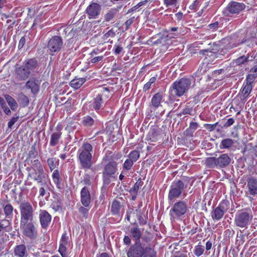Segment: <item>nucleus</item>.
<instances>
[{
  "label": "nucleus",
  "instance_id": "nucleus-1",
  "mask_svg": "<svg viewBox=\"0 0 257 257\" xmlns=\"http://www.w3.org/2000/svg\"><path fill=\"white\" fill-rule=\"evenodd\" d=\"M189 181V178L184 177L172 182L168 195V200L170 204L174 202L175 199L179 198L182 194L186 196L185 192L188 187Z\"/></svg>",
  "mask_w": 257,
  "mask_h": 257
},
{
  "label": "nucleus",
  "instance_id": "nucleus-2",
  "mask_svg": "<svg viewBox=\"0 0 257 257\" xmlns=\"http://www.w3.org/2000/svg\"><path fill=\"white\" fill-rule=\"evenodd\" d=\"M93 147L88 143L83 144L78 150L77 155L81 168L84 169H91L92 166Z\"/></svg>",
  "mask_w": 257,
  "mask_h": 257
},
{
  "label": "nucleus",
  "instance_id": "nucleus-3",
  "mask_svg": "<svg viewBox=\"0 0 257 257\" xmlns=\"http://www.w3.org/2000/svg\"><path fill=\"white\" fill-rule=\"evenodd\" d=\"M190 208L188 199L177 200L169 211L170 219L173 221L181 219L189 212Z\"/></svg>",
  "mask_w": 257,
  "mask_h": 257
},
{
  "label": "nucleus",
  "instance_id": "nucleus-4",
  "mask_svg": "<svg viewBox=\"0 0 257 257\" xmlns=\"http://www.w3.org/2000/svg\"><path fill=\"white\" fill-rule=\"evenodd\" d=\"M191 84V82L189 79L183 78L173 82L170 88V91L172 95L181 97L188 91Z\"/></svg>",
  "mask_w": 257,
  "mask_h": 257
},
{
  "label": "nucleus",
  "instance_id": "nucleus-5",
  "mask_svg": "<svg viewBox=\"0 0 257 257\" xmlns=\"http://www.w3.org/2000/svg\"><path fill=\"white\" fill-rule=\"evenodd\" d=\"M117 171V163L116 162L110 161L105 165L102 172V181L104 186H108L112 180L116 179Z\"/></svg>",
  "mask_w": 257,
  "mask_h": 257
},
{
  "label": "nucleus",
  "instance_id": "nucleus-6",
  "mask_svg": "<svg viewBox=\"0 0 257 257\" xmlns=\"http://www.w3.org/2000/svg\"><path fill=\"white\" fill-rule=\"evenodd\" d=\"M21 219L20 224L33 222L34 215V209L31 203L24 201L19 204Z\"/></svg>",
  "mask_w": 257,
  "mask_h": 257
},
{
  "label": "nucleus",
  "instance_id": "nucleus-7",
  "mask_svg": "<svg viewBox=\"0 0 257 257\" xmlns=\"http://www.w3.org/2000/svg\"><path fill=\"white\" fill-rule=\"evenodd\" d=\"M252 218V215L250 210H239L235 215L234 224L237 227L247 228Z\"/></svg>",
  "mask_w": 257,
  "mask_h": 257
},
{
  "label": "nucleus",
  "instance_id": "nucleus-8",
  "mask_svg": "<svg viewBox=\"0 0 257 257\" xmlns=\"http://www.w3.org/2000/svg\"><path fill=\"white\" fill-rule=\"evenodd\" d=\"M20 228L23 234L30 239H35L37 237V230L33 221L20 224Z\"/></svg>",
  "mask_w": 257,
  "mask_h": 257
},
{
  "label": "nucleus",
  "instance_id": "nucleus-9",
  "mask_svg": "<svg viewBox=\"0 0 257 257\" xmlns=\"http://www.w3.org/2000/svg\"><path fill=\"white\" fill-rule=\"evenodd\" d=\"M63 44L62 38L58 36H55L48 41L47 47L51 52H57L60 51Z\"/></svg>",
  "mask_w": 257,
  "mask_h": 257
},
{
  "label": "nucleus",
  "instance_id": "nucleus-10",
  "mask_svg": "<svg viewBox=\"0 0 257 257\" xmlns=\"http://www.w3.org/2000/svg\"><path fill=\"white\" fill-rule=\"evenodd\" d=\"M28 177L36 181L38 184L42 186L46 185V180L47 175L44 172V170H34V172L29 174Z\"/></svg>",
  "mask_w": 257,
  "mask_h": 257
},
{
  "label": "nucleus",
  "instance_id": "nucleus-11",
  "mask_svg": "<svg viewBox=\"0 0 257 257\" xmlns=\"http://www.w3.org/2000/svg\"><path fill=\"white\" fill-rule=\"evenodd\" d=\"M144 246L140 241L135 242L130 247L127 252V257H142Z\"/></svg>",
  "mask_w": 257,
  "mask_h": 257
},
{
  "label": "nucleus",
  "instance_id": "nucleus-12",
  "mask_svg": "<svg viewBox=\"0 0 257 257\" xmlns=\"http://www.w3.org/2000/svg\"><path fill=\"white\" fill-rule=\"evenodd\" d=\"M101 6L97 3L89 5L85 10V13L89 19H96L101 12Z\"/></svg>",
  "mask_w": 257,
  "mask_h": 257
},
{
  "label": "nucleus",
  "instance_id": "nucleus-13",
  "mask_svg": "<svg viewBox=\"0 0 257 257\" xmlns=\"http://www.w3.org/2000/svg\"><path fill=\"white\" fill-rule=\"evenodd\" d=\"M159 36V38L157 40L153 41L154 39H153L152 41L154 45H160L161 50L165 51L171 44L170 38L166 33L160 34Z\"/></svg>",
  "mask_w": 257,
  "mask_h": 257
},
{
  "label": "nucleus",
  "instance_id": "nucleus-14",
  "mask_svg": "<svg viewBox=\"0 0 257 257\" xmlns=\"http://www.w3.org/2000/svg\"><path fill=\"white\" fill-rule=\"evenodd\" d=\"M39 220L42 228L47 229L50 225L52 216L45 210H40L39 214Z\"/></svg>",
  "mask_w": 257,
  "mask_h": 257
},
{
  "label": "nucleus",
  "instance_id": "nucleus-15",
  "mask_svg": "<svg viewBox=\"0 0 257 257\" xmlns=\"http://www.w3.org/2000/svg\"><path fill=\"white\" fill-rule=\"evenodd\" d=\"M15 73L19 80H26L30 74V68L28 65H20L15 69Z\"/></svg>",
  "mask_w": 257,
  "mask_h": 257
},
{
  "label": "nucleus",
  "instance_id": "nucleus-16",
  "mask_svg": "<svg viewBox=\"0 0 257 257\" xmlns=\"http://www.w3.org/2000/svg\"><path fill=\"white\" fill-rule=\"evenodd\" d=\"M245 8V5L243 3H239L236 2L230 3L226 7L225 13L229 14H238Z\"/></svg>",
  "mask_w": 257,
  "mask_h": 257
},
{
  "label": "nucleus",
  "instance_id": "nucleus-17",
  "mask_svg": "<svg viewBox=\"0 0 257 257\" xmlns=\"http://www.w3.org/2000/svg\"><path fill=\"white\" fill-rule=\"evenodd\" d=\"M246 188L247 193L252 196L257 195V177L251 176L247 178Z\"/></svg>",
  "mask_w": 257,
  "mask_h": 257
},
{
  "label": "nucleus",
  "instance_id": "nucleus-18",
  "mask_svg": "<svg viewBox=\"0 0 257 257\" xmlns=\"http://www.w3.org/2000/svg\"><path fill=\"white\" fill-rule=\"evenodd\" d=\"M81 202L86 207H89L91 203L90 194L88 189L84 187L80 191Z\"/></svg>",
  "mask_w": 257,
  "mask_h": 257
},
{
  "label": "nucleus",
  "instance_id": "nucleus-19",
  "mask_svg": "<svg viewBox=\"0 0 257 257\" xmlns=\"http://www.w3.org/2000/svg\"><path fill=\"white\" fill-rule=\"evenodd\" d=\"M217 158V167L225 168L229 165L231 161V158L227 154H222Z\"/></svg>",
  "mask_w": 257,
  "mask_h": 257
},
{
  "label": "nucleus",
  "instance_id": "nucleus-20",
  "mask_svg": "<svg viewBox=\"0 0 257 257\" xmlns=\"http://www.w3.org/2000/svg\"><path fill=\"white\" fill-rule=\"evenodd\" d=\"M62 134L61 130L52 132L50 136V146L54 147L59 144L61 140Z\"/></svg>",
  "mask_w": 257,
  "mask_h": 257
},
{
  "label": "nucleus",
  "instance_id": "nucleus-21",
  "mask_svg": "<svg viewBox=\"0 0 257 257\" xmlns=\"http://www.w3.org/2000/svg\"><path fill=\"white\" fill-rule=\"evenodd\" d=\"M142 257H157V252L155 249V245L150 244L144 246Z\"/></svg>",
  "mask_w": 257,
  "mask_h": 257
},
{
  "label": "nucleus",
  "instance_id": "nucleus-22",
  "mask_svg": "<svg viewBox=\"0 0 257 257\" xmlns=\"http://www.w3.org/2000/svg\"><path fill=\"white\" fill-rule=\"evenodd\" d=\"M105 101L102 98V94H98L93 99L92 106L94 110L98 111L102 107Z\"/></svg>",
  "mask_w": 257,
  "mask_h": 257
},
{
  "label": "nucleus",
  "instance_id": "nucleus-23",
  "mask_svg": "<svg viewBox=\"0 0 257 257\" xmlns=\"http://www.w3.org/2000/svg\"><path fill=\"white\" fill-rule=\"evenodd\" d=\"M164 96L163 92H158L155 94L151 99V106L155 108H158L161 106V103Z\"/></svg>",
  "mask_w": 257,
  "mask_h": 257
},
{
  "label": "nucleus",
  "instance_id": "nucleus-24",
  "mask_svg": "<svg viewBox=\"0 0 257 257\" xmlns=\"http://www.w3.org/2000/svg\"><path fill=\"white\" fill-rule=\"evenodd\" d=\"M252 89V85L243 83V85L241 89L240 94V98L241 100L246 99V98L250 94Z\"/></svg>",
  "mask_w": 257,
  "mask_h": 257
},
{
  "label": "nucleus",
  "instance_id": "nucleus-25",
  "mask_svg": "<svg viewBox=\"0 0 257 257\" xmlns=\"http://www.w3.org/2000/svg\"><path fill=\"white\" fill-rule=\"evenodd\" d=\"M131 236L135 240V242L140 241V238L142 237V233L141 229L138 225L135 227H132L130 229Z\"/></svg>",
  "mask_w": 257,
  "mask_h": 257
},
{
  "label": "nucleus",
  "instance_id": "nucleus-26",
  "mask_svg": "<svg viewBox=\"0 0 257 257\" xmlns=\"http://www.w3.org/2000/svg\"><path fill=\"white\" fill-rule=\"evenodd\" d=\"M3 209L5 215L6 219H12L13 217V212L14 208L11 203L3 204Z\"/></svg>",
  "mask_w": 257,
  "mask_h": 257
},
{
  "label": "nucleus",
  "instance_id": "nucleus-27",
  "mask_svg": "<svg viewBox=\"0 0 257 257\" xmlns=\"http://www.w3.org/2000/svg\"><path fill=\"white\" fill-rule=\"evenodd\" d=\"M4 97L7 101L9 106L10 107L11 109L14 111H16L18 107V104L16 100L12 96L9 94H5Z\"/></svg>",
  "mask_w": 257,
  "mask_h": 257
},
{
  "label": "nucleus",
  "instance_id": "nucleus-28",
  "mask_svg": "<svg viewBox=\"0 0 257 257\" xmlns=\"http://www.w3.org/2000/svg\"><path fill=\"white\" fill-rule=\"evenodd\" d=\"M86 78H75L72 80L69 85L75 89L79 88L86 81Z\"/></svg>",
  "mask_w": 257,
  "mask_h": 257
},
{
  "label": "nucleus",
  "instance_id": "nucleus-29",
  "mask_svg": "<svg viewBox=\"0 0 257 257\" xmlns=\"http://www.w3.org/2000/svg\"><path fill=\"white\" fill-rule=\"evenodd\" d=\"M15 253L16 255L19 257H26L28 255L26 248L24 244H20L17 246L15 248Z\"/></svg>",
  "mask_w": 257,
  "mask_h": 257
},
{
  "label": "nucleus",
  "instance_id": "nucleus-30",
  "mask_svg": "<svg viewBox=\"0 0 257 257\" xmlns=\"http://www.w3.org/2000/svg\"><path fill=\"white\" fill-rule=\"evenodd\" d=\"M53 182L56 185L57 188L60 189L62 188L61 179L60 176V173L58 170H55L52 175Z\"/></svg>",
  "mask_w": 257,
  "mask_h": 257
},
{
  "label": "nucleus",
  "instance_id": "nucleus-31",
  "mask_svg": "<svg viewBox=\"0 0 257 257\" xmlns=\"http://www.w3.org/2000/svg\"><path fill=\"white\" fill-rule=\"evenodd\" d=\"M225 212L217 207L211 212V217L213 220H220L223 216Z\"/></svg>",
  "mask_w": 257,
  "mask_h": 257
},
{
  "label": "nucleus",
  "instance_id": "nucleus-32",
  "mask_svg": "<svg viewBox=\"0 0 257 257\" xmlns=\"http://www.w3.org/2000/svg\"><path fill=\"white\" fill-rule=\"evenodd\" d=\"M234 143V142L232 139H225L220 142L219 147L221 149H229L233 146Z\"/></svg>",
  "mask_w": 257,
  "mask_h": 257
},
{
  "label": "nucleus",
  "instance_id": "nucleus-33",
  "mask_svg": "<svg viewBox=\"0 0 257 257\" xmlns=\"http://www.w3.org/2000/svg\"><path fill=\"white\" fill-rule=\"evenodd\" d=\"M82 123L84 126L89 127L95 124L96 121L91 116L86 115L83 117Z\"/></svg>",
  "mask_w": 257,
  "mask_h": 257
},
{
  "label": "nucleus",
  "instance_id": "nucleus-34",
  "mask_svg": "<svg viewBox=\"0 0 257 257\" xmlns=\"http://www.w3.org/2000/svg\"><path fill=\"white\" fill-rule=\"evenodd\" d=\"M18 101L22 107H25L29 104V98L23 93H21L19 94Z\"/></svg>",
  "mask_w": 257,
  "mask_h": 257
},
{
  "label": "nucleus",
  "instance_id": "nucleus-35",
  "mask_svg": "<svg viewBox=\"0 0 257 257\" xmlns=\"http://www.w3.org/2000/svg\"><path fill=\"white\" fill-rule=\"evenodd\" d=\"M120 207L121 205L120 202L116 200H113L111 207V212L112 214L113 215H118Z\"/></svg>",
  "mask_w": 257,
  "mask_h": 257
},
{
  "label": "nucleus",
  "instance_id": "nucleus-36",
  "mask_svg": "<svg viewBox=\"0 0 257 257\" xmlns=\"http://www.w3.org/2000/svg\"><path fill=\"white\" fill-rule=\"evenodd\" d=\"M26 86L27 88L31 89L33 94L37 93L39 91V86L34 81H28L26 84Z\"/></svg>",
  "mask_w": 257,
  "mask_h": 257
},
{
  "label": "nucleus",
  "instance_id": "nucleus-37",
  "mask_svg": "<svg viewBox=\"0 0 257 257\" xmlns=\"http://www.w3.org/2000/svg\"><path fill=\"white\" fill-rule=\"evenodd\" d=\"M62 200L61 198L57 196L56 200L53 201L50 207L55 211H57L61 209L62 207Z\"/></svg>",
  "mask_w": 257,
  "mask_h": 257
},
{
  "label": "nucleus",
  "instance_id": "nucleus-38",
  "mask_svg": "<svg viewBox=\"0 0 257 257\" xmlns=\"http://www.w3.org/2000/svg\"><path fill=\"white\" fill-rule=\"evenodd\" d=\"M205 164L210 168H214L217 167V158L214 157L207 158L206 159Z\"/></svg>",
  "mask_w": 257,
  "mask_h": 257
},
{
  "label": "nucleus",
  "instance_id": "nucleus-39",
  "mask_svg": "<svg viewBox=\"0 0 257 257\" xmlns=\"http://www.w3.org/2000/svg\"><path fill=\"white\" fill-rule=\"evenodd\" d=\"M204 249L203 246L201 244V242H199L198 245H196L194 250V254L199 257L203 254Z\"/></svg>",
  "mask_w": 257,
  "mask_h": 257
},
{
  "label": "nucleus",
  "instance_id": "nucleus-40",
  "mask_svg": "<svg viewBox=\"0 0 257 257\" xmlns=\"http://www.w3.org/2000/svg\"><path fill=\"white\" fill-rule=\"evenodd\" d=\"M117 12V10L116 9H111L105 15V20L106 21H110L114 18Z\"/></svg>",
  "mask_w": 257,
  "mask_h": 257
},
{
  "label": "nucleus",
  "instance_id": "nucleus-41",
  "mask_svg": "<svg viewBox=\"0 0 257 257\" xmlns=\"http://www.w3.org/2000/svg\"><path fill=\"white\" fill-rule=\"evenodd\" d=\"M140 156V152L134 150L130 153L128 155V159L132 160V161L135 163L139 159Z\"/></svg>",
  "mask_w": 257,
  "mask_h": 257
},
{
  "label": "nucleus",
  "instance_id": "nucleus-42",
  "mask_svg": "<svg viewBox=\"0 0 257 257\" xmlns=\"http://www.w3.org/2000/svg\"><path fill=\"white\" fill-rule=\"evenodd\" d=\"M90 207L91 206L89 205V207H86L83 206L79 208L78 211L82 215V217L85 218V219L88 218V212Z\"/></svg>",
  "mask_w": 257,
  "mask_h": 257
},
{
  "label": "nucleus",
  "instance_id": "nucleus-43",
  "mask_svg": "<svg viewBox=\"0 0 257 257\" xmlns=\"http://www.w3.org/2000/svg\"><path fill=\"white\" fill-rule=\"evenodd\" d=\"M134 162L130 159H127L124 162L122 165L123 170L122 173H124V170L128 171L131 170L134 165Z\"/></svg>",
  "mask_w": 257,
  "mask_h": 257
},
{
  "label": "nucleus",
  "instance_id": "nucleus-44",
  "mask_svg": "<svg viewBox=\"0 0 257 257\" xmlns=\"http://www.w3.org/2000/svg\"><path fill=\"white\" fill-rule=\"evenodd\" d=\"M217 207L225 212L229 209V202L227 200H223L220 203Z\"/></svg>",
  "mask_w": 257,
  "mask_h": 257
},
{
  "label": "nucleus",
  "instance_id": "nucleus-45",
  "mask_svg": "<svg viewBox=\"0 0 257 257\" xmlns=\"http://www.w3.org/2000/svg\"><path fill=\"white\" fill-rule=\"evenodd\" d=\"M32 164V168L34 170H44L43 166L41 164L40 161L37 159L33 161H31Z\"/></svg>",
  "mask_w": 257,
  "mask_h": 257
},
{
  "label": "nucleus",
  "instance_id": "nucleus-46",
  "mask_svg": "<svg viewBox=\"0 0 257 257\" xmlns=\"http://www.w3.org/2000/svg\"><path fill=\"white\" fill-rule=\"evenodd\" d=\"M193 108L192 107L189 105H186L182 111L178 113V115L181 116L182 115L191 114Z\"/></svg>",
  "mask_w": 257,
  "mask_h": 257
},
{
  "label": "nucleus",
  "instance_id": "nucleus-47",
  "mask_svg": "<svg viewBox=\"0 0 257 257\" xmlns=\"http://www.w3.org/2000/svg\"><path fill=\"white\" fill-rule=\"evenodd\" d=\"M28 157L27 159H34L38 156V152L37 151L35 146H33L31 147V150L28 153Z\"/></svg>",
  "mask_w": 257,
  "mask_h": 257
},
{
  "label": "nucleus",
  "instance_id": "nucleus-48",
  "mask_svg": "<svg viewBox=\"0 0 257 257\" xmlns=\"http://www.w3.org/2000/svg\"><path fill=\"white\" fill-rule=\"evenodd\" d=\"M56 158H50L47 160V164L51 171L53 170L56 168L55 163Z\"/></svg>",
  "mask_w": 257,
  "mask_h": 257
},
{
  "label": "nucleus",
  "instance_id": "nucleus-49",
  "mask_svg": "<svg viewBox=\"0 0 257 257\" xmlns=\"http://www.w3.org/2000/svg\"><path fill=\"white\" fill-rule=\"evenodd\" d=\"M249 61L248 57L242 56L236 59L235 63L236 64H243L245 62H248Z\"/></svg>",
  "mask_w": 257,
  "mask_h": 257
},
{
  "label": "nucleus",
  "instance_id": "nucleus-50",
  "mask_svg": "<svg viewBox=\"0 0 257 257\" xmlns=\"http://www.w3.org/2000/svg\"><path fill=\"white\" fill-rule=\"evenodd\" d=\"M68 236L67 235L66 232L63 233L60 241V244L67 245L68 243Z\"/></svg>",
  "mask_w": 257,
  "mask_h": 257
},
{
  "label": "nucleus",
  "instance_id": "nucleus-51",
  "mask_svg": "<svg viewBox=\"0 0 257 257\" xmlns=\"http://www.w3.org/2000/svg\"><path fill=\"white\" fill-rule=\"evenodd\" d=\"M140 183L137 182L135 184L133 188H132L130 189V193H131V194L137 195L138 191L140 188Z\"/></svg>",
  "mask_w": 257,
  "mask_h": 257
},
{
  "label": "nucleus",
  "instance_id": "nucleus-52",
  "mask_svg": "<svg viewBox=\"0 0 257 257\" xmlns=\"http://www.w3.org/2000/svg\"><path fill=\"white\" fill-rule=\"evenodd\" d=\"M19 118V116L16 114V116L13 117L11 120L8 122V126L9 128H11L13 126V125L18 121Z\"/></svg>",
  "mask_w": 257,
  "mask_h": 257
},
{
  "label": "nucleus",
  "instance_id": "nucleus-53",
  "mask_svg": "<svg viewBox=\"0 0 257 257\" xmlns=\"http://www.w3.org/2000/svg\"><path fill=\"white\" fill-rule=\"evenodd\" d=\"M115 34L114 31L112 29H111V30H109L106 33H105L103 35V39H104V40H107L109 37H110V38L114 37L115 36Z\"/></svg>",
  "mask_w": 257,
  "mask_h": 257
},
{
  "label": "nucleus",
  "instance_id": "nucleus-54",
  "mask_svg": "<svg viewBox=\"0 0 257 257\" xmlns=\"http://www.w3.org/2000/svg\"><path fill=\"white\" fill-rule=\"evenodd\" d=\"M58 251L62 257H65L66 254V245L60 244Z\"/></svg>",
  "mask_w": 257,
  "mask_h": 257
},
{
  "label": "nucleus",
  "instance_id": "nucleus-55",
  "mask_svg": "<svg viewBox=\"0 0 257 257\" xmlns=\"http://www.w3.org/2000/svg\"><path fill=\"white\" fill-rule=\"evenodd\" d=\"M255 78L254 76L248 74L246 78L245 82L244 83L249 85H252V83L254 82Z\"/></svg>",
  "mask_w": 257,
  "mask_h": 257
},
{
  "label": "nucleus",
  "instance_id": "nucleus-56",
  "mask_svg": "<svg viewBox=\"0 0 257 257\" xmlns=\"http://www.w3.org/2000/svg\"><path fill=\"white\" fill-rule=\"evenodd\" d=\"M218 122H216L214 124H205L204 126L206 130L210 132H211L215 128Z\"/></svg>",
  "mask_w": 257,
  "mask_h": 257
},
{
  "label": "nucleus",
  "instance_id": "nucleus-57",
  "mask_svg": "<svg viewBox=\"0 0 257 257\" xmlns=\"http://www.w3.org/2000/svg\"><path fill=\"white\" fill-rule=\"evenodd\" d=\"M200 0H195L189 6V9L192 10H195L197 7L200 5Z\"/></svg>",
  "mask_w": 257,
  "mask_h": 257
},
{
  "label": "nucleus",
  "instance_id": "nucleus-58",
  "mask_svg": "<svg viewBox=\"0 0 257 257\" xmlns=\"http://www.w3.org/2000/svg\"><path fill=\"white\" fill-rule=\"evenodd\" d=\"M234 119L233 118H230L227 119V121L223 124L224 127H228L233 124Z\"/></svg>",
  "mask_w": 257,
  "mask_h": 257
},
{
  "label": "nucleus",
  "instance_id": "nucleus-59",
  "mask_svg": "<svg viewBox=\"0 0 257 257\" xmlns=\"http://www.w3.org/2000/svg\"><path fill=\"white\" fill-rule=\"evenodd\" d=\"M248 75H251L255 78L257 77V65L254 66L250 70Z\"/></svg>",
  "mask_w": 257,
  "mask_h": 257
},
{
  "label": "nucleus",
  "instance_id": "nucleus-60",
  "mask_svg": "<svg viewBox=\"0 0 257 257\" xmlns=\"http://www.w3.org/2000/svg\"><path fill=\"white\" fill-rule=\"evenodd\" d=\"M177 0H164V3L167 7L176 5Z\"/></svg>",
  "mask_w": 257,
  "mask_h": 257
},
{
  "label": "nucleus",
  "instance_id": "nucleus-61",
  "mask_svg": "<svg viewBox=\"0 0 257 257\" xmlns=\"http://www.w3.org/2000/svg\"><path fill=\"white\" fill-rule=\"evenodd\" d=\"M134 19L135 18L134 17H132L130 19H129L128 20H127L124 23V26H125L126 27V29H128L129 28V27L132 24V23L134 22Z\"/></svg>",
  "mask_w": 257,
  "mask_h": 257
},
{
  "label": "nucleus",
  "instance_id": "nucleus-62",
  "mask_svg": "<svg viewBox=\"0 0 257 257\" xmlns=\"http://www.w3.org/2000/svg\"><path fill=\"white\" fill-rule=\"evenodd\" d=\"M138 220L140 225H144L146 224V219L145 218V217H144L142 215H139Z\"/></svg>",
  "mask_w": 257,
  "mask_h": 257
},
{
  "label": "nucleus",
  "instance_id": "nucleus-63",
  "mask_svg": "<svg viewBox=\"0 0 257 257\" xmlns=\"http://www.w3.org/2000/svg\"><path fill=\"white\" fill-rule=\"evenodd\" d=\"M25 43H26V39H25V37H22L19 41V45H18V48L19 49L22 48L23 47V46H24Z\"/></svg>",
  "mask_w": 257,
  "mask_h": 257
},
{
  "label": "nucleus",
  "instance_id": "nucleus-64",
  "mask_svg": "<svg viewBox=\"0 0 257 257\" xmlns=\"http://www.w3.org/2000/svg\"><path fill=\"white\" fill-rule=\"evenodd\" d=\"M103 58V57L102 56L95 57L91 59V62L92 63H95L98 62L102 60Z\"/></svg>",
  "mask_w": 257,
  "mask_h": 257
}]
</instances>
